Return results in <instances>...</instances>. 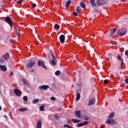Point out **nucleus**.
Segmentation results:
<instances>
[{
	"label": "nucleus",
	"mask_w": 128,
	"mask_h": 128,
	"mask_svg": "<svg viewBox=\"0 0 128 128\" xmlns=\"http://www.w3.org/2000/svg\"><path fill=\"white\" fill-rule=\"evenodd\" d=\"M56 60H52L51 64L53 65V66H56Z\"/></svg>",
	"instance_id": "nucleus-25"
},
{
	"label": "nucleus",
	"mask_w": 128,
	"mask_h": 128,
	"mask_svg": "<svg viewBox=\"0 0 128 128\" xmlns=\"http://www.w3.org/2000/svg\"><path fill=\"white\" fill-rule=\"evenodd\" d=\"M65 40H66V36H64V35L62 34L60 36V40L61 44H64Z\"/></svg>",
	"instance_id": "nucleus-6"
},
{
	"label": "nucleus",
	"mask_w": 128,
	"mask_h": 128,
	"mask_svg": "<svg viewBox=\"0 0 128 128\" xmlns=\"http://www.w3.org/2000/svg\"><path fill=\"white\" fill-rule=\"evenodd\" d=\"M2 58H3L5 60H8L10 58V54L6 53L2 56Z\"/></svg>",
	"instance_id": "nucleus-7"
},
{
	"label": "nucleus",
	"mask_w": 128,
	"mask_h": 128,
	"mask_svg": "<svg viewBox=\"0 0 128 128\" xmlns=\"http://www.w3.org/2000/svg\"><path fill=\"white\" fill-rule=\"evenodd\" d=\"M73 14H74V16H78V12H73Z\"/></svg>",
	"instance_id": "nucleus-38"
},
{
	"label": "nucleus",
	"mask_w": 128,
	"mask_h": 128,
	"mask_svg": "<svg viewBox=\"0 0 128 128\" xmlns=\"http://www.w3.org/2000/svg\"><path fill=\"white\" fill-rule=\"evenodd\" d=\"M40 110H41V112H44V106H41L40 107Z\"/></svg>",
	"instance_id": "nucleus-27"
},
{
	"label": "nucleus",
	"mask_w": 128,
	"mask_h": 128,
	"mask_svg": "<svg viewBox=\"0 0 128 128\" xmlns=\"http://www.w3.org/2000/svg\"><path fill=\"white\" fill-rule=\"evenodd\" d=\"M124 0V2H126V0Z\"/></svg>",
	"instance_id": "nucleus-51"
},
{
	"label": "nucleus",
	"mask_w": 128,
	"mask_h": 128,
	"mask_svg": "<svg viewBox=\"0 0 128 128\" xmlns=\"http://www.w3.org/2000/svg\"><path fill=\"white\" fill-rule=\"evenodd\" d=\"M62 110V108H59L57 110Z\"/></svg>",
	"instance_id": "nucleus-47"
},
{
	"label": "nucleus",
	"mask_w": 128,
	"mask_h": 128,
	"mask_svg": "<svg viewBox=\"0 0 128 128\" xmlns=\"http://www.w3.org/2000/svg\"><path fill=\"white\" fill-rule=\"evenodd\" d=\"M112 118H114V112L109 114L108 118L106 122V124H114L115 122L114 120Z\"/></svg>",
	"instance_id": "nucleus-1"
},
{
	"label": "nucleus",
	"mask_w": 128,
	"mask_h": 128,
	"mask_svg": "<svg viewBox=\"0 0 128 128\" xmlns=\"http://www.w3.org/2000/svg\"><path fill=\"white\" fill-rule=\"evenodd\" d=\"M5 22H7V24H8L10 26H12V24H14V22L9 16L6 17L5 18Z\"/></svg>",
	"instance_id": "nucleus-2"
},
{
	"label": "nucleus",
	"mask_w": 128,
	"mask_h": 128,
	"mask_svg": "<svg viewBox=\"0 0 128 128\" xmlns=\"http://www.w3.org/2000/svg\"><path fill=\"white\" fill-rule=\"evenodd\" d=\"M54 28L56 30H60V26L58 24L54 25Z\"/></svg>",
	"instance_id": "nucleus-21"
},
{
	"label": "nucleus",
	"mask_w": 128,
	"mask_h": 128,
	"mask_svg": "<svg viewBox=\"0 0 128 128\" xmlns=\"http://www.w3.org/2000/svg\"><path fill=\"white\" fill-rule=\"evenodd\" d=\"M28 110V108H19L18 110L19 112H26V110Z\"/></svg>",
	"instance_id": "nucleus-16"
},
{
	"label": "nucleus",
	"mask_w": 128,
	"mask_h": 128,
	"mask_svg": "<svg viewBox=\"0 0 128 128\" xmlns=\"http://www.w3.org/2000/svg\"><path fill=\"white\" fill-rule=\"evenodd\" d=\"M14 94H16L17 96H22V92L18 89H15L14 90Z\"/></svg>",
	"instance_id": "nucleus-5"
},
{
	"label": "nucleus",
	"mask_w": 128,
	"mask_h": 128,
	"mask_svg": "<svg viewBox=\"0 0 128 128\" xmlns=\"http://www.w3.org/2000/svg\"><path fill=\"white\" fill-rule=\"evenodd\" d=\"M61 72L60 70H57L55 72L56 76H60V74Z\"/></svg>",
	"instance_id": "nucleus-26"
},
{
	"label": "nucleus",
	"mask_w": 128,
	"mask_h": 128,
	"mask_svg": "<svg viewBox=\"0 0 128 128\" xmlns=\"http://www.w3.org/2000/svg\"><path fill=\"white\" fill-rule=\"evenodd\" d=\"M36 64V61H33L32 62H30L29 63H28L26 65V68H32V66H34Z\"/></svg>",
	"instance_id": "nucleus-3"
},
{
	"label": "nucleus",
	"mask_w": 128,
	"mask_h": 128,
	"mask_svg": "<svg viewBox=\"0 0 128 128\" xmlns=\"http://www.w3.org/2000/svg\"><path fill=\"white\" fill-rule=\"evenodd\" d=\"M122 66H124V60H122V62H121V68H122Z\"/></svg>",
	"instance_id": "nucleus-36"
},
{
	"label": "nucleus",
	"mask_w": 128,
	"mask_h": 128,
	"mask_svg": "<svg viewBox=\"0 0 128 128\" xmlns=\"http://www.w3.org/2000/svg\"><path fill=\"white\" fill-rule=\"evenodd\" d=\"M84 124L85 125V126H86V124H88V122H84Z\"/></svg>",
	"instance_id": "nucleus-45"
},
{
	"label": "nucleus",
	"mask_w": 128,
	"mask_h": 128,
	"mask_svg": "<svg viewBox=\"0 0 128 128\" xmlns=\"http://www.w3.org/2000/svg\"><path fill=\"white\" fill-rule=\"evenodd\" d=\"M42 120H39L37 122L36 128H42Z\"/></svg>",
	"instance_id": "nucleus-9"
},
{
	"label": "nucleus",
	"mask_w": 128,
	"mask_h": 128,
	"mask_svg": "<svg viewBox=\"0 0 128 128\" xmlns=\"http://www.w3.org/2000/svg\"><path fill=\"white\" fill-rule=\"evenodd\" d=\"M54 118H56V120H60V116H54Z\"/></svg>",
	"instance_id": "nucleus-35"
},
{
	"label": "nucleus",
	"mask_w": 128,
	"mask_h": 128,
	"mask_svg": "<svg viewBox=\"0 0 128 128\" xmlns=\"http://www.w3.org/2000/svg\"><path fill=\"white\" fill-rule=\"evenodd\" d=\"M108 82V80H105L104 81V84H106Z\"/></svg>",
	"instance_id": "nucleus-29"
},
{
	"label": "nucleus",
	"mask_w": 128,
	"mask_h": 128,
	"mask_svg": "<svg viewBox=\"0 0 128 128\" xmlns=\"http://www.w3.org/2000/svg\"><path fill=\"white\" fill-rule=\"evenodd\" d=\"M50 87L47 85H43L40 86L39 88L40 90H46Z\"/></svg>",
	"instance_id": "nucleus-4"
},
{
	"label": "nucleus",
	"mask_w": 128,
	"mask_h": 128,
	"mask_svg": "<svg viewBox=\"0 0 128 128\" xmlns=\"http://www.w3.org/2000/svg\"><path fill=\"white\" fill-rule=\"evenodd\" d=\"M14 76V73L12 72H11L10 74H9L10 78V76Z\"/></svg>",
	"instance_id": "nucleus-40"
},
{
	"label": "nucleus",
	"mask_w": 128,
	"mask_h": 128,
	"mask_svg": "<svg viewBox=\"0 0 128 128\" xmlns=\"http://www.w3.org/2000/svg\"><path fill=\"white\" fill-rule=\"evenodd\" d=\"M72 122H74V124H78V122H80V120H76V119H72Z\"/></svg>",
	"instance_id": "nucleus-17"
},
{
	"label": "nucleus",
	"mask_w": 128,
	"mask_h": 128,
	"mask_svg": "<svg viewBox=\"0 0 128 128\" xmlns=\"http://www.w3.org/2000/svg\"><path fill=\"white\" fill-rule=\"evenodd\" d=\"M22 0H20L19 1L17 2V4H22Z\"/></svg>",
	"instance_id": "nucleus-41"
},
{
	"label": "nucleus",
	"mask_w": 128,
	"mask_h": 128,
	"mask_svg": "<svg viewBox=\"0 0 128 128\" xmlns=\"http://www.w3.org/2000/svg\"><path fill=\"white\" fill-rule=\"evenodd\" d=\"M125 82L128 84V78L125 80Z\"/></svg>",
	"instance_id": "nucleus-43"
},
{
	"label": "nucleus",
	"mask_w": 128,
	"mask_h": 128,
	"mask_svg": "<svg viewBox=\"0 0 128 128\" xmlns=\"http://www.w3.org/2000/svg\"><path fill=\"white\" fill-rule=\"evenodd\" d=\"M38 66H42V68H46V67L44 66V62H42L40 61L38 62Z\"/></svg>",
	"instance_id": "nucleus-11"
},
{
	"label": "nucleus",
	"mask_w": 128,
	"mask_h": 128,
	"mask_svg": "<svg viewBox=\"0 0 128 128\" xmlns=\"http://www.w3.org/2000/svg\"><path fill=\"white\" fill-rule=\"evenodd\" d=\"M36 4H32V8H36Z\"/></svg>",
	"instance_id": "nucleus-44"
},
{
	"label": "nucleus",
	"mask_w": 128,
	"mask_h": 128,
	"mask_svg": "<svg viewBox=\"0 0 128 128\" xmlns=\"http://www.w3.org/2000/svg\"><path fill=\"white\" fill-rule=\"evenodd\" d=\"M31 72H34V70L32 69V70H31Z\"/></svg>",
	"instance_id": "nucleus-48"
},
{
	"label": "nucleus",
	"mask_w": 128,
	"mask_h": 128,
	"mask_svg": "<svg viewBox=\"0 0 128 128\" xmlns=\"http://www.w3.org/2000/svg\"><path fill=\"white\" fill-rule=\"evenodd\" d=\"M0 70H2V72H6L7 68L5 66L0 64Z\"/></svg>",
	"instance_id": "nucleus-12"
},
{
	"label": "nucleus",
	"mask_w": 128,
	"mask_h": 128,
	"mask_svg": "<svg viewBox=\"0 0 128 128\" xmlns=\"http://www.w3.org/2000/svg\"><path fill=\"white\" fill-rule=\"evenodd\" d=\"M50 100H56V98L52 96L51 97Z\"/></svg>",
	"instance_id": "nucleus-37"
},
{
	"label": "nucleus",
	"mask_w": 128,
	"mask_h": 128,
	"mask_svg": "<svg viewBox=\"0 0 128 128\" xmlns=\"http://www.w3.org/2000/svg\"><path fill=\"white\" fill-rule=\"evenodd\" d=\"M90 4H92V6L94 8L96 6V0H90Z\"/></svg>",
	"instance_id": "nucleus-13"
},
{
	"label": "nucleus",
	"mask_w": 128,
	"mask_h": 128,
	"mask_svg": "<svg viewBox=\"0 0 128 128\" xmlns=\"http://www.w3.org/2000/svg\"><path fill=\"white\" fill-rule=\"evenodd\" d=\"M76 10L77 12H82V8H80V6H78L76 8Z\"/></svg>",
	"instance_id": "nucleus-20"
},
{
	"label": "nucleus",
	"mask_w": 128,
	"mask_h": 128,
	"mask_svg": "<svg viewBox=\"0 0 128 128\" xmlns=\"http://www.w3.org/2000/svg\"><path fill=\"white\" fill-rule=\"evenodd\" d=\"M52 60H56V58H54V55L52 54Z\"/></svg>",
	"instance_id": "nucleus-32"
},
{
	"label": "nucleus",
	"mask_w": 128,
	"mask_h": 128,
	"mask_svg": "<svg viewBox=\"0 0 128 128\" xmlns=\"http://www.w3.org/2000/svg\"><path fill=\"white\" fill-rule=\"evenodd\" d=\"M100 128H104V126H101Z\"/></svg>",
	"instance_id": "nucleus-50"
},
{
	"label": "nucleus",
	"mask_w": 128,
	"mask_h": 128,
	"mask_svg": "<svg viewBox=\"0 0 128 128\" xmlns=\"http://www.w3.org/2000/svg\"><path fill=\"white\" fill-rule=\"evenodd\" d=\"M70 4H72V0H68L66 3V8H68Z\"/></svg>",
	"instance_id": "nucleus-18"
},
{
	"label": "nucleus",
	"mask_w": 128,
	"mask_h": 128,
	"mask_svg": "<svg viewBox=\"0 0 128 128\" xmlns=\"http://www.w3.org/2000/svg\"><path fill=\"white\" fill-rule=\"evenodd\" d=\"M95 102H96V100L94 98L91 99L89 101V102L88 104V106H92V104H94Z\"/></svg>",
	"instance_id": "nucleus-10"
},
{
	"label": "nucleus",
	"mask_w": 128,
	"mask_h": 128,
	"mask_svg": "<svg viewBox=\"0 0 128 128\" xmlns=\"http://www.w3.org/2000/svg\"><path fill=\"white\" fill-rule=\"evenodd\" d=\"M38 102H40V100H38V99H34L32 101V103H33L34 104H38Z\"/></svg>",
	"instance_id": "nucleus-22"
},
{
	"label": "nucleus",
	"mask_w": 128,
	"mask_h": 128,
	"mask_svg": "<svg viewBox=\"0 0 128 128\" xmlns=\"http://www.w3.org/2000/svg\"><path fill=\"white\" fill-rule=\"evenodd\" d=\"M75 114H76V116H78V118H81L80 111V110L76 111Z\"/></svg>",
	"instance_id": "nucleus-15"
},
{
	"label": "nucleus",
	"mask_w": 128,
	"mask_h": 128,
	"mask_svg": "<svg viewBox=\"0 0 128 128\" xmlns=\"http://www.w3.org/2000/svg\"><path fill=\"white\" fill-rule=\"evenodd\" d=\"M80 6H82L83 8H86V4H84V2H81L80 4Z\"/></svg>",
	"instance_id": "nucleus-24"
},
{
	"label": "nucleus",
	"mask_w": 128,
	"mask_h": 128,
	"mask_svg": "<svg viewBox=\"0 0 128 128\" xmlns=\"http://www.w3.org/2000/svg\"><path fill=\"white\" fill-rule=\"evenodd\" d=\"M4 59L2 56L0 58V64H4Z\"/></svg>",
	"instance_id": "nucleus-23"
},
{
	"label": "nucleus",
	"mask_w": 128,
	"mask_h": 128,
	"mask_svg": "<svg viewBox=\"0 0 128 128\" xmlns=\"http://www.w3.org/2000/svg\"><path fill=\"white\" fill-rule=\"evenodd\" d=\"M84 118L85 120H88V116H84Z\"/></svg>",
	"instance_id": "nucleus-34"
},
{
	"label": "nucleus",
	"mask_w": 128,
	"mask_h": 128,
	"mask_svg": "<svg viewBox=\"0 0 128 128\" xmlns=\"http://www.w3.org/2000/svg\"><path fill=\"white\" fill-rule=\"evenodd\" d=\"M118 58L119 60H122V56L120 55H118Z\"/></svg>",
	"instance_id": "nucleus-33"
},
{
	"label": "nucleus",
	"mask_w": 128,
	"mask_h": 128,
	"mask_svg": "<svg viewBox=\"0 0 128 128\" xmlns=\"http://www.w3.org/2000/svg\"><path fill=\"white\" fill-rule=\"evenodd\" d=\"M16 33L18 34V32H20L18 30V29H16Z\"/></svg>",
	"instance_id": "nucleus-46"
},
{
	"label": "nucleus",
	"mask_w": 128,
	"mask_h": 128,
	"mask_svg": "<svg viewBox=\"0 0 128 128\" xmlns=\"http://www.w3.org/2000/svg\"><path fill=\"white\" fill-rule=\"evenodd\" d=\"M23 100H24V102H26V100H28V96H24Z\"/></svg>",
	"instance_id": "nucleus-28"
},
{
	"label": "nucleus",
	"mask_w": 128,
	"mask_h": 128,
	"mask_svg": "<svg viewBox=\"0 0 128 128\" xmlns=\"http://www.w3.org/2000/svg\"><path fill=\"white\" fill-rule=\"evenodd\" d=\"M125 55L128 56V50L125 51Z\"/></svg>",
	"instance_id": "nucleus-39"
},
{
	"label": "nucleus",
	"mask_w": 128,
	"mask_h": 128,
	"mask_svg": "<svg viewBox=\"0 0 128 128\" xmlns=\"http://www.w3.org/2000/svg\"><path fill=\"white\" fill-rule=\"evenodd\" d=\"M80 93H78L76 95V100H80Z\"/></svg>",
	"instance_id": "nucleus-19"
},
{
	"label": "nucleus",
	"mask_w": 128,
	"mask_h": 128,
	"mask_svg": "<svg viewBox=\"0 0 128 128\" xmlns=\"http://www.w3.org/2000/svg\"><path fill=\"white\" fill-rule=\"evenodd\" d=\"M23 82L24 84H28V82H26V80H24Z\"/></svg>",
	"instance_id": "nucleus-42"
},
{
	"label": "nucleus",
	"mask_w": 128,
	"mask_h": 128,
	"mask_svg": "<svg viewBox=\"0 0 128 128\" xmlns=\"http://www.w3.org/2000/svg\"><path fill=\"white\" fill-rule=\"evenodd\" d=\"M2 110V106H0V110Z\"/></svg>",
	"instance_id": "nucleus-49"
},
{
	"label": "nucleus",
	"mask_w": 128,
	"mask_h": 128,
	"mask_svg": "<svg viewBox=\"0 0 128 128\" xmlns=\"http://www.w3.org/2000/svg\"><path fill=\"white\" fill-rule=\"evenodd\" d=\"M78 126H84V123L78 124Z\"/></svg>",
	"instance_id": "nucleus-31"
},
{
	"label": "nucleus",
	"mask_w": 128,
	"mask_h": 128,
	"mask_svg": "<svg viewBox=\"0 0 128 128\" xmlns=\"http://www.w3.org/2000/svg\"><path fill=\"white\" fill-rule=\"evenodd\" d=\"M64 128H72V127L70 126L68 124H65L64 126Z\"/></svg>",
	"instance_id": "nucleus-30"
},
{
	"label": "nucleus",
	"mask_w": 128,
	"mask_h": 128,
	"mask_svg": "<svg viewBox=\"0 0 128 128\" xmlns=\"http://www.w3.org/2000/svg\"><path fill=\"white\" fill-rule=\"evenodd\" d=\"M110 32H111L110 33V36H114V34L116 32V28H111Z\"/></svg>",
	"instance_id": "nucleus-14"
},
{
	"label": "nucleus",
	"mask_w": 128,
	"mask_h": 128,
	"mask_svg": "<svg viewBox=\"0 0 128 128\" xmlns=\"http://www.w3.org/2000/svg\"><path fill=\"white\" fill-rule=\"evenodd\" d=\"M117 34H120V36H124L126 34V30L123 29L120 30H120L117 32Z\"/></svg>",
	"instance_id": "nucleus-8"
}]
</instances>
